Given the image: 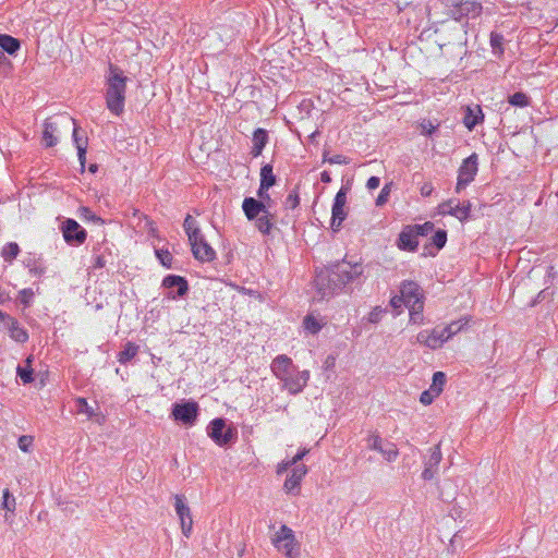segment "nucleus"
<instances>
[{"label":"nucleus","mask_w":558,"mask_h":558,"mask_svg":"<svg viewBox=\"0 0 558 558\" xmlns=\"http://www.w3.org/2000/svg\"><path fill=\"white\" fill-rule=\"evenodd\" d=\"M320 180L324 182V183H329L331 182V177H330V173L328 171H323L320 173Z\"/></svg>","instance_id":"obj_63"},{"label":"nucleus","mask_w":558,"mask_h":558,"mask_svg":"<svg viewBox=\"0 0 558 558\" xmlns=\"http://www.w3.org/2000/svg\"><path fill=\"white\" fill-rule=\"evenodd\" d=\"M106 264H107V259H106L105 255L99 254L94 257L93 268L100 269V268H104L106 266Z\"/></svg>","instance_id":"obj_52"},{"label":"nucleus","mask_w":558,"mask_h":558,"mask_svg":"<svg viewBox=\"0 0 558 558\" xmlns=\"http://www.w3.org/2000/svg\"><path fill=\"white\" fill-rule=\"evenodd\" d=\"M347 203V193L340 189L335 196L331 210V228L333 231L340 230L343 220L347 218L344 206Z\"/></svg>","instance_id":"obj_12"},{"label":"nucleus","mask_w":558,"mask_h":558,"mask_svg":"<svg viewBox=\"0 0 558 558\" xmlns=\"http://www.w3.org/2000/svg\"><path fill=\"white\" fill-rule=\"evenodd\" d=\"M174 508L181 522L182 533L189 537L193 527V520L190 507L185 504V498L181 495H174Z\"/></svg>","instance_id":"obj_11"},{"label":"nucleus","mask_w":558,"mask_h":558,"mask_svg":"<svg viewBox=\"0 0 558 558\" xmlns=\"http://www.w3.org/2000/svg\"><path fill=\"white\" fill-rule=\"evenodd\" d=\"M242 209L250 221L259 217L264 213L267 214L269 205H266L263 201H257L254 197H245L242 203Z\"/></svg>","instance_id":"obj_18"},{"label":"nucleus","mask_w":558,"mask_h":558,"mask_svg":"<svg viewBox=\"0 0 558 558\" xmlns=\"http://www.w3.org/2000/svg\"><path fill=\"white\" fill-rule=\"evenodd\" d=\"M423 303L409 307L410 320L414 324H421L423 322Z\"/></svg>","instance_id":"obj_40"},{"label":"nucleus","mask_w":558,"mask_h":558,"mask_svg":"<svg viewBox=\"0 0 558 558\" xmlns=\"http://www.w3.org/2000/svg\"><path fill=\"white\" fill-rule=\"evenodd\" d=\"M76 402L78 413H85L89 418L96 415L94 408L88 404L86 399L78 398Z\"/></svg>","instance_id":"obj_41"},{"label":"nucleus","mask_w":558,"mask_h":558,"mask_svg":"<svg viewBox=\"0 0 558 558\" xmlns=\"http://www.w3.org/2000/svg\"><path fill=\"white\" fill-rule=\"evenodd\" d=\"M400 294L407 307L422 304V293L420 286L414 281H404L400 287Z\"/></svg>","instance_id":"obj_15"},{"label":"nucleus","mask_w":558,"mask_h":558,"mask_svg":"<svg viewBox=\"0 0 558 558\" xmlns=\"http://www.w3.org/2000/svg\"><path fill=\"white\" fill-rule=\"evenodd\" d=\"M303 325L304 328L313 335L317 333L322 329V325L318 320L311 315L305 316Z\"/></svg>","instance_id":"obj_38"},{"label":"nucleus","mask_w":558,"mask_h":558,"mask_svg":"<svg viewBox=\"0 0 558 558\" xmlns=\"http://www.w3.org/2000/svg\"><path fill=\"white\" fill-rule=\"evenodd\" d=\"M274 219L275 215L270 213V210H267V214H263L259 217L255 218V227L258 229V231L263 234H270L272 228H274Z\"/></svg>","instance_id":"obj_26"},{"label":"nucleus","mask_w":558,"mask_h":558,"mask_svg":"<svg viewBox=\"0 0 558 558\" xmlns=\"http://www.w3.org/2000/svg\"><path fill=\"white\" fill-rule=\"evenodd\" d=\"M446 374L442 372H436L433 375V383L429 388L435 389L438 395H440L444 390V386L446 384Z\"/></svg>","instance_id":"obj_36"},{"label":"nucleus","mask_w":558,"mask_h":558,"mask_svg":"<svg viewBox=\"0 0 558 558\" xmlns=\"http://www.w3.org/2000/svg\"><path fill=\"white\" fill-rule=\"evenodd\" d=\"M280 550H282L288 558H291L293 544H288L287 541H283Z\"/></svg>","instance_id":"obj_59"},{"label":"nucleus","mask_w":558,"mask_h":558,"mask_svg":"<svg viewBox=\"0 0 558 558\" xmlns=\"http://www.w3.org/2000/svg\"><path fill=\"white\" fill-rule=\"evenodd\" d=\"M5 326L9 329L10 337L16 342L24 343L28 340L27 331L20 326L19 322L13 317H8Z\"/></svg>","instance_id":"obj_24"},{"label":"nucleus","mask_w":558,"mask_h":558,"mask_svg":"<svg viewBox=\"0 0 558 558\" xmlns=\"http://www.w3.org/2000/svg\"><path fill=\"white\" fill-rule=\"evenodd\" d=\"M439 395L437 393V391L435 389H427L425 391H423L421 393V397H420V401L424 404V405H428L430 404L435 398H437Z\"/></svg>","instance_id":"obj_44"},{"label":"nucleus","mask_w":558,"mask_h":558,"mask_svg":"<svg viewBox=\"0 0 558 558\" xmlns=\"http://www.w3.org/2000/svg\"><path fill=\"white\" fill-rule=\"evenodd\" d=\"M389 194H390L389 185H385L376 198V205L383 206L384 204H386L388 201Z\"/></svg>","instance_id":"obj_51"},{"label":"nucleus","mask_w":558,"mask_h":558,"mask_svg":"<svg viewBox=\"0 0 558 558\" xmlns=\"http://www.w3.org/2000/svg\"><path fill=\"white\" fill-rule=\"evenodd\" d=\"M439 208H440L441 214H448L450 216H453V217L458 218L460 221L466 220L471 213L470 202H463L462 204H460V203L456 204L454 201L449 199V201L442 203L439 206Z\"/></svg>","instance_id":"obj_16"},{"label":"nucleus","mask_w":558,"mask_h":558,"mask_svg":"<svg viewBox=\"0 0 558 558\" xmlns=\"http://www.w3.org/2000/svg\"><path fill=\"white\" fill-rule=\"evenodd\" d=\"M324 161L328 162L330 165H348L349 163L348 158L342 155H339V154L328 157L327 154L325 153Z\"/></svg>","instance_id":"obj_48"},{"label":"nucleus","mask_w":558,"mask_h":558,"mask_svg":"<svg viewBox=\"0 0 558 558\" xmlns=\"http://www.w3.org/2000/svg\"><path fill=\"white\" fill-rule=\"evenodd\" d=\"M8 317H10L9 315H7L5 313H3L2 311H0V320L3 322L4 324H7L8 322Z\"/></svg>","instance_id":"obj_64"},{"label":"nucleus","mask_w":558,"mask_h":558,"mask_svg":"<svg viewBox=\"0 0 558 558\" xmlns=\"http://www.w3.org/2000/svg\"><path fill=\"white\" fill-rule=\"evenodd\" d=\"M71 128L73 131V142H74L77 150H80V148L87 149V137L78 135V128L75 122H74V125H72Z\"/></svg>","instance_id":"obj_42"},{"label":"nucleus","mask_w":558,"mask_h":558,"mask_svg":"<svg viewBox=\"0 0 558 558\" xmlns=\"http://www.w3.org/2000/svg\"><path fill=\"white\" fill-rule=\"evenodd\" d=\"M290 466H293V464H289V461L288 462H283L281 464H279L278 466V470H277V473L278 474H282L284 471H287Z\"/></svg>","instance_id":"obj_62"},{"label":"nucleus","mask_w":558,"mask_h":558,"mask_svg":"<svg viewBox=\"0 0 558 558\" xmlns=\"http://www.w3.org/2000/svg\"><path fill=\"white\" fill-rule=\"evenodd\" d=\"M380 180L378 177H371L367 180L366 186L368 190H375L379 186Z\"/></svg>","instance_id":"obj_58"},{"label":"nucleus","mask_w":558,"mask_h":558,"mask_svg":"<svg viewBox=\"0 0 558 558\" xmlns=\"http://www.w3.org/2000/svg\"><path fill=\"white\" fill-rule=\"evenodd\" d=\"M61 231L64 241L72 246L82 245L87 238L86 230L82 228L80 223L72 218H66L62 222Z\"/></svg>","instance_id":"obj_6"},{"label":"nucleus","mask_w":558,"mask_h":558,"mask_svg":"<svg viewBox=\"0 0 558 558\" xmlns=\"http://www.w3.org/2000/svg\"><path fill=\"white\" fill-rule=\"evenodd\" d=\"M509 104L514 107L523 108L529 105V97L522 92H517L509 96Z\"/></svg>","instance_id":"obj_37"},{"label":"nucleus","mask_w":558,"mask_h":558,"mask_svg":"<svg viewBox=\"0 0 558 558\" xmlns=\"http://www.w3.org/2000/svg\"><path fill=\"white\" fill-rule=\"evenodd\" d=\"M504 41H505V38L501 34L494 33V32L490 34V46H492V50H493L494 54H496L498 57L502 56Z\"/></svg>","instance_id":"obj_32"},{"label":"nucleus","mask_w":558,"mask_h":558,"mask_svg":"<svg viewBox=\"0 0 558 558\" xmlns=\"http://www.w3.org/2000/svg\"><path fill=\"white\" fill-rule=\"evenodd\" d=\"M162 287L169 289V298H182L189 291V283L184 277L177 275H168L162 280Z\"/></svg>","instance_id":"obj_13"},{"label":"nucleus","mask_w":558,"mask_h":558,"mask_svg":"<svg viewBox=\"0 0 558 558\" xmlns=\"http://www.w3.org/2000/svg\"><path fill=\"white\" fill-rule=\"evenodd\" d=\"M366 442L368 449L380 452L389 462L395 461L399 454L397 447L392 442L384 440L377 434L369 435Z\"/></svg>","instance_id":"obj_8"},{"label":"nucleus","mask_w":558,"mask_h":558,"mask_svg":"<svg viewBox=\"0 0 558 558\" xmlns=\"http://www.w3.org/2000/svg\"><path fill=\"white\" fill-rule=\"evenodd\" d=\"M21 48V43L17 38L8 35V34H0V49L10 56L16 54V52Z\"/></svg>","instance_id":"obj_25"},{"label":"nucleus","mask_w":558,"mask_h":558,"mask_svg":"<svg viewBox=\"0 0 558 558\" xmlns=\"http://www.w3.org/2000/svg\"><path fill=\"white\" fill-rule=\"evenodd\" d=\"M34 296V292L32 289H23L19 293L20 302L25 306H29Z\"/></svg>","instance_id":"obj_45"},{"label":"nucleus","mask_w":558,"mask_h":558,"mask_svg":"<svg viewBox=\"0 0 558 558\" xmlns=\"http://www.w3.org/2000/svg\"><path fill=\"white\" fill-rule=\"evenodd\" d=\"M82 216L88 220H100V218L96 217V215L87 207H82Z\"/></svg>","instance_id":"obj_57"},{"label":"nucleus","mask_w":558,"mask_h":558,"mask_svg":"<svg viewBox=\"0 0 558 558\" xmlns=\"http://www.w3.org/2000/svg\"><path fill=\"white\" fill-rule=\"evenodd\" d=\"M183 228L189 238V241H195V239H197V236L202 233L197 221L191 215H186L183 222Z\"/></svg>","instance_id":"obj_30"},{"label":"nucleus","mask_w":558,"mask_h":558,"mask_svg":"<svg viewBox=\"0 0 558 558\" xmlns=\"http://www.w3.org/2000/svg\"><path fill=\"white\" fill-rule=\"evenodd\" d=\"M417 234L411 226H407L399 234L398 247L402 251L415 252L418 246Z\"/></svg>","instance_id":"obj_20"},{"label":"nucleus","mask_w":558,"mask_h":558,"mask_svg":"<svg viewBox=\"0 0 558 558\" xmlns=\"http://www.w3.org/2000/svg\"><path fill=\"white\" fill-rule=\"evenodd\" d=\"M310 379L308 371L295 372V369L282 379L283 387L291 393L298 395L307 385Z\"/></svg>","instance_id":"obj_14"},{"label":"nucleus","mask_w":558,"mask_h":558,"mask_svg":"<svg viewBox=\"0 0 558 558\" xmlns=\"http://www.w3.org/2000/svg\"><path fill=\"white\" fill-rule=\"evenodd\" d=\"M307 452V449H302L289 461V464H293V466L300 465L299 461H301L306 456Z\"/></svg>","instance_id":"obj_55"},{"label":"nucleus","mask_w":558,"mask_h":558,"mask_svg":"<svg viewBox=\"0 0 558 558\" xmlns=\"http://www.w3.org/2000/svg\"><path fill=\"white\" fill-rule=\"evenodd\" d=\"M33 440L34 438L32 436H28V435H23L19 438V448L24 451V452H28L29 451V448L31 446L33 445Z\"/></svg>","instance_id":"obj_50"},{"label":"nucleus","mask_w":558,"mask_h":558,"mask_svg":"<svg viewBox=\"0 0 558 558\" xmlns=\"http://www.w3.org/2000/svg\"><path fill=\"white\" fill-rule=\"evenodd\" d=\"M269 141L268 132L265 129L258 128L253 133V147L251 155L256 158L262 155L263 149Z\"/></svg>","instance_id":"obj_22"},{"label":"nucleus","mask_w":558,"mask_h":558,"mask_svg":"<svg viewBox=\"0 0 558 558\" xmlns=\"http://www.w3.org/2000/svg\"><path fill=\"white\" fill-rule=\"evenodd\" d=\"M465 324L466 322L463 324L461 323V320L450 323L448 326L445 327L447 337H449L450 339L453 335L458 333Z\"/></svg>","instance_id":"obj_47"},{"label":"nucleus","mask_w":558,"mask_h":558,"mask_svg":"<svg viewBox=\"0 0 558 558\" xmlns=\"http://www.w3.org/2000/svg\"><path fill=\"white\" fill-rule=\"evenodd\" d=\"M268 190L269 189H262V185H259L257 190V196L259 198L258 201L265 202L266 205H268V203L271 201L270 195L268 194Z\"/></svg>","instance_id":"obj_53"},{"label":"nucleus","mask_w":558,"mask_h":558,"mask_svg":"<svg viewBox=\"0 0 558 558\" xmlns=\"http://www.w3.org/2000/svg\"><path fill=\"white\" fill-rule=\"evenodd\" d=\"M138 345L133 342H126L123 349L118 354V361L121 364H126L135 357L138 352Z\"/></svg>","instance_id":"obj_29"},{"label":"nucleus","mask_w":558,"mask_h":558,"mask_svg":"<svg viewBox=\"0 0 558 558\" xmlns=\"http://www.w3.org/2000/svg\"><path fill=\"white\" fill-rule=\"evenodd\" d=\"M482 10L481 4L474 3V2H462L460 3L459 11L461 14L469 15L470 13L472 16H476L480 14Z\"/></svg>","instance_id":"obj_34"},{"label":"nucleus","mask_w":558,"mask_h":558,"mask_svg":"<svg viewBox=\"0 0 558 558\" xmlns=\"http://www.w3.org/2000/svg\"><path fill=\"white\" fill-rule=\"evenodd\" d=\"M86 150L87 149H85V148H80V150H77V156H78V160H80L82 169H84V167H85Z\"/></svg>","instance_id":"obj_61"},{"label":"nucleus","mask_w":558,"mask_h":558,"mask_svg":"<svg viewBox=\"0 0 558 558\" xmlns=\"http://www.w3.org/2000/svg\"><path fill=\"white\" fill-rule=\"evenodd\" d=\"M477 173V155L474 153L462 161L459 168L458 182L456 191L459 193L465 189L475 178Z\"/></svg>","instance_id":"obj_7"},{"label":"nucleus","mask_w":558,"mask_h":558,"mask_svg":"<svg viewBox=\"0 0 558 558\" xmlns=\"http://www.w3.org/2000/svg\"><path fill=\"white\" fill-rule=\"evenodd\" d=\"M74 125V119L69 114H57L48 118L44 124L43 143L46 147H53L62 131H69Z\"/></svg>","instance_id":"obj_3"},{"label":"nucleus","mask_w":558,"mask_h":558,"mask_svg":"<svg viewBox=\"0 0 558 558\" xmlns=\"http://www.w3.org/2000/svg\"><path fill=\"white\" fill-rule=\"evenodd\" d=\"M411 227L413 228L414 232H416V234L421 236H425L434 230V223L429 221L423 225H414Z\"/></svg>","instance_id":"obj_43"},{"label":"nucleus","mask_w":558,"mask_h":558,"mask_svg":"<svg viewBox=\"0 0 558 558\" xmlns=\"http://www.w3.org/2000/svg\"><path fill=\"white\" fill-rule=\"evenodd\" d=\"M283 541H287L288 544H294L293 531L287 525H282L272 538V543L278 549L282 548L281 544Z\"/></svg>","instance_id":"obj_27"},{"label":"nucleus","mask_w":558,"mask_h":558,"mask_svg":"<svg viewBox=\"0 0 558 558\" xmlns=\"http://www.w3.org/2000/svg\"><path fill=\"white\" fill-rule=\"evenodd\" d=\"M277 182V178L274 174L272 166L270 163H266L260 169V184L262 189H270Z\"/></svg>","instance_id":"obj_28"},{"label":"nucleus","mask_w":558,"mask_h":558,"mask_svg":"<svg viewBox=\"0 0 558 558\" xmlns=\"http://www.w3.org/2000/svg\"><path fill=\"white\" fill-rule=\"evenodd\" d=\"M365 280L364 267L361 263L342 259L322 269L315 278L317 295L320 300L329 299L343 289L361 286Z\"/></svg>","instance_id":"obj_1"},{"label":"nucleus","mask_w":558,"mask_h":558,"mask_svg":"<svg viewBox=\"0 0 558 558\" xmlns=\"http://www.w3.org/2000/svg\"><path fill=\"white\" fill-rule=\"evenodd\" d=\"M25 362L27 366L23 367L19 365L16 368V374L21 378L23 384H31L34 380L33 368L31 367L32 356L27 357Z\"/></svg>","instance_id":"obj_31"},{"label":"nucleus","mask_w":558,"mask_h":558,"mask_svg":"<svg viewBox=\"0 0 558 558\" xmlns=\"http://www.w3.org/2000/svg\"><path fill=\"white\" fill-rule=\"evenodd\" d=\"M433 185L430 183H425L422 187H421V195L422 196H429L432 193H433Z\"/></svg>","instance_id":"obj_60"},{"label":"nucleus","mask_w":558,"mask_h":558,"mask_svg":"<svg viewBox=\"0 0 558 558\" xmlns=\"http://www.w3.org/2000/svg\"><path fill=\"white\" fill-rule=\"evenodd\" d=\"M271 371L282 380L294 371L292 360L287 355H278L271 363Z\"/></svg>","instance_id":"obj_21"},{"label":"nucleus","mask_w":558,"mask_h":558,"mask_svg":"<svg viewBox=\"0 0 558 558\" xmlns=\"http://www.w3.org/2000/svg\"><path fill=\"white\" fill-rule=\"evenodd\" d=\"M156 255H157L158 259L160 260V263L165 267H167V268L171 267L172 255L169 251L157 250Z\"/></svg>","instance_id":"obj_46"},{"label":"nucleus","mask_w":558,"mask_h":558,"mask_svg":"<svg viewBox=\"0 0 558 558\" xmlns=\"http://www.w3.org/2000/svg\"><path fill=\"white\" fill-rule=\"evenodd\" d=\"M307 468L305 464L295 465L292 468L291 474L284 481L283 488L289 494H294L299 489L302 478L306 475Z\"/></svg>","instance_id":"obj_19"},{"label":"nucleus","mask_w":558,"mask_h":558,"mask_svg":"<svg viewBox=\"0 0 558 558\" xmlns=\"http://www.w3.org/2000/svg\"><path fill=\"white\" fill-rule=\"evenodd\" d=\"M384 313V310H381L380 307H375L371 313H369V317H368V320L371 323H378L380 317H381V314Z\"/></svg>","instance_id":"obj_54"},{"label":"nucleus","mask_w":558,"mask_h":558,"mask_svg":"<svg viewBox=\"0 0 558 558\" xmlns=\"http://www.w3.org/2000/svg\"><path fill=\"white\" fill-rule=\"evenodd\" d=\"M195 259L206 263L216 258V252L201 233L195 241H189Z\"/></svg>","instance_id":"obj_10"},{"label":"nucleus","mask_w":558,"mask_h":558,"mask_svg":"<svg viewBox=\"0 0 558 558\" xmlns=\"http://www.w3.org/2000/svg\"><path fill=\"white\" fill-rule=\"evenodd\" d=\"M449 340V337H447V332L444 328H434L430 331L429 330H422L416 336V341L418 343H422L429 349H437L442 345L444 342Z\"/></svg>","instance_id":"obj_9"},{"label":"nucleus","mask_w":558,"mask_h":558,"mask_svg":"<svg viewBox=\"0 0 558 558\" xmlns=\"http://www.w3.org/2000/svg\"><path fill=\"white\" fill-rule=\"evenodd\" d=\"M442 458L441 450H440V444H437L429 450V456L424 462V471L422 473V477L425 481H432L438 470V464L440 463Z\"/></svg>","instance_id":"obj_17"},{"label":"nucleus","mask_w":558,"mask_h":558,"mask_svg":"<svg viewBox=\"0 0 558 558\" xmlns=\"http://www.w3.org/2000/svg\"><path fill=\"white\" fill-rule=\"evenodd\" d=\"M20 253V247L15 242H10L2 248V257L5 262L13 260Z\"/></svg>","instance_id":"obj_33"},{"label":"nucleus","mask_w":558,"mask_h":558,"mask_svg":"<svg viewBox=\"0 0 558 558\" xmlns=\"http://www.w3.org/2000/svg\"><path fill=\"white\" fill-rule=\"evenodd\" d=\"M207 435L217 445L225 446L236 439L238 432L233 426H227L225 418L217 417L209 423Z\"/></svg>","instance_id":"obj_4"},{"label":"nucleus","mask_w":558,"mask_h":558,"mask_svg":"<svg viewBox=\"0 0 558 558\" xmlns=\"http://www.w3.org/2000/svg\"><path fill=\"white\" fill-rule=\"evenodd\" d=\"M198 403L193 400L175 402L172 404L171 415L186 426H193L198 416Z\"/></svg>","instance_id":"obj_5"},{"label":"nucleus","mask_w":558,"mask_h":558,"mask_svg":"<svg viewBox=\"0 0 558 558\" xmlns=\"http://www.w3.org/2000/svg\"><path fill=\"white\" fill-rule=\"evenodd\" d=\"M300 204V197L296 191H292L284 201V206L290 209H295Z\"/></svg>","instance_id":"obj_49"},{"label":"nucleus","mask_w":558,"mask_h":558,"mask_svg":"<svg viewBox=\"0 0 558 558\" xmlns=\"http://www.w3.org/2000/svg\"><path fill=\"white\" fill-rule=\"evenodd\" d=\"M126 82L128 77L123 71L110 63L106 76V105L110 112L116 116H120L124 110Z\"/></svg>","instance_id":"obj_2"},{"label":"nucleus","mask_w":558,"mask_h":558,"mask_svg":"<svg viewBox=\"0 0 558 558\" xmlns=\"http://www.w3.org/2000/svg\"><path fill=\"white\" fill-rule=\"evenodd\" d=\"M15 506H16V502H15L14 496L10 493V490L8 488L4 489L3 496H2L1 508L5 509L9 512H14Z\"/></svg>","instance_id":"obj_35"},{"label":"nucleus","mask_w":558,"mask_h":558,"mask_svg":"<svg viewBox=\"0 0 558 558\" xmlns=\"http://www.w3.org/2000/svg\"><path fill=\"white\" fill-rule=\"evenodd\" d=\"M390 305L395 308V310H398V308H401L402 305H404V301L402 299V295H395L391 300H390Z\"/></svg>","instance_id":"obj_56"},{"label":"nucleus","mask_w":558,"mask_h":558,"mask_svg":"<svg viewBox=\"0 0 558 558\" xmlns=\"http://www.w3.org/2000/svg\"><path fill=\"white\" fill-rule=\"evenodd\" d=\"M483 120L484 114L482 108L478 105L466 107L463 123L468 130L472 131Z\"/></svg>","instance_id":"obj_23"},{"label":"nucleus","mask_w":558,"mask_h":558,"mask_svg":"<svg viewBox=\"0 0 558 558\" xmlns=\"http://www.w3.org/2000/svg\"><path fill=\"white\" fill-rule=\"evenodd\" d=\"M447 242V231L442 229H438L434 235L432 236V244L436 246L437 250H441Z\"/></svg>","instance_id":"obj_39"}]
</instances>
